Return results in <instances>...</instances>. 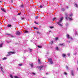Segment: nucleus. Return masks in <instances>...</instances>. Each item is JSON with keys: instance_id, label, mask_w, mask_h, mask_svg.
Instances as JSON below:
<instances>
[{"instance_id": "c03bdc74", "label": "nucleus", "mask_w": 78, "mask_h": 78, "mask_svg": "<svg viewBox=\"0 0 78 78\" xmlns=\"http://www.w3.org/2000/svg\"><path fill=\"white\" fill-rule=\"evenodd\" d=\"M11 3H13V0H11Z\"/></svg>"}, {"instance_id": "58836bf2", "label": "nucleus", "mask_w": 78, "mask_h": 78, "mask_svg": "<svg viewBox=\"0 0 78 78\" xmlns=\"http://www.w3.org/2000/svg\"><path fill=\"white\" fill-rule=\"evenodd\" d=\"M66 67L67 69H69V68H68V66H66Z\"/></svg>"}, {"instance_id": "473e14b6", "label": "nucleus", "mask_w": 78, "mask_h": 78, "mask_svg": "<svg viewBox=\"0 0 78 78\" xmlns=\"http://www.w3.org/2000/svg\"><path fill=\"white\" fill-rule=\"evenodd\" d=\"M18 66H22V64H19Z\"/></svg>"}, {"instance_id": "3c124183", "label": "nucleus", "mask_w": 78, "mask_h": 78, "mask_svg": "<svg viewBox=\"0 0 78 78\" xmlns=\"http://www.w3.org/2000/svg\"><path fill=\"white\" fill-rule=\"evenodd\" d=\"M46 75H48V73H46Z\"/></svg>"}, {"instance_id": "ea45409f", "label": "nucleus", "mask_w": 78, "mask_h": 78, "mask_svg": "<svg viewBox=\"0 0 78 78\" xmlns=\"http://www.w3.org/2000/svg\"><path fill=\"white\" fill-rule=\"evenodd\" d=\"M38 18H39L38 16H36L35 17V19H38Z\"/></svg>"}, {"instance_id": "f8f14e48", "label": "nucleus", "mask_w": 78, "mask_h": 78, "mask_svg": "<svg viewBox=\"0 0 78 78\" xmlns=\"http://www.w3.org/2000/svg\"><path fill=\"white\" fill-rule=\"evenodd\" d=\"M25 33H30V31H28L27 30H26L25 32Z\"/></svg>"}, {"instance_id": "e433bc0d", "label": "nucleus", "mask_w": 78, "mask_h": 78, "mask_svg": "<svg viewBox=\"0 0 78 78\" xmlns=\"http://www.w3.org/2000/svg\"><path fill=\"white\" fill-rule=\"evenodd\" d=\"M53 27H50V28H51V29H52V28H53Z\"/></svg>"}, {"instance_id": "4be33fe9", "label": "nucleus", "mask_w": 78, "mask_h": 78, "mask_svg": "<svg viewBox=\"0 0 78 78\" xmlns=\"http://www.w3.org/2000/svg\"><path fill=\"white\" fill-rule=\"evenodd\" d=\"M3 45V43L0 44V47H2V45Z\"/></svg>"}, {"instance_id": "4468645a", "label": "nucleus", "mask_w": 78, "mask_h": 78, "mask_svg": "<svg viewBox=\"0 0 78 78\" xmlns=\"http://www.w3.org/2000/svg\"><path fill=\"white\" fill-rule=\"evenodd\" d=\"M59 45H61V46H64L65 44H64V43L60 44H59Z\"/></svg>"}, {"instance_id": "0eeeda50", "label": "nucleus", "mask_w": 78, "mask_h": 78, "mask_svg": "<svg viewBox=\"0 0 78 78\" xmlns=\"http://www.w3.org/2000/svg\"><path fill=\"white\" fill-rule=\"evenodd\" d=\"M0 68L1 69V70L2 71V72L3 73H5V70H4L3 69V68H2V67L0 66Z\"/></svg>"}, {"instance_id": "f03ea898", "label": "nucleus", "mask_w": 78, "mask_h": 78, "mask_svg": "<svg viewBox=\"0 0 78 78\" xmlns=\"http://www.w3.org/2000/svg\"><path fill=\"white\" fill-rule=\"evenodd\" d=\"M68 14L67 13H66L65 14V15L66 16V17H65V19L66 20H68V19H69V20H73V19L70 18H69V17H67L68 16Z\"/></svg>"}, {"instance_id": "a211bd4d", "label": "nucleus", "mask_w": 78, "mask_h": 78, "mask_svg": "<svg viewBox=\"0 0 78 78\" xmlns=\"http://www.w3.org/2000/svg\"><path fill=\"white\" fill-rule=\"evenodd\" d=\"M38 60L39 64H41V61H40V59H39V58H38Z\"/></svg>"}, {"instance_id": "cd10ccee", "label": "nucleus", "mask_w": 78, "mask_h": 78, "mask_svg": "<svg viewBox=\"0 0 78 78\" xmlns=\"http://www.w3.org/2000/svg\"><path fill=\"white\" fill-rule=\"evenodd\" d=\"M37 47L38 48H42V46H38Z\"/></svg>"}, {"instance_id": "6e6d98bb", "label": "nucleus", "mask_w": 78, "mask_h": 78, "mask_svg": "<svg viewBox=\"0 0 78 78\" xmlns=\"http://www.w3.org/2000/svg\"><path fill=\"white\" fill-rule=\"evenodd\" d=\"M77 64H78V60L77 61Z\"/></svg>"}, {"instance_id": "1a4fd4ad", "label": "nucleus", "mask_w": 78, "mask_h": 78, "mask_svg": "<svg viewBox=\"0 0 78 78\" xmlns=\"http://www.w3.org/2000/svg\"><path fill=\"white\" fill-rule=\"evenodd\" d=\"M74 73L73 71H71V75H72V76H74Z\"/></svg>"}, {"instance_id": "9d476101", "label": "nucleus", "mask_w": 78, "mask_h": 78, "mask_svg": "<svg viewBox=\"0 0 78 78\" xmlns=\"http://www.w3.org/2000/svg\"><path fill=\"white\" fill-rule=\"evenodd\" d=\"M30 66L32 68V67H33V64L31 63L30 64Z\"/></svg>"}, {"instance_id": "4d7b16f0", "label": "nucleus", "mask_w": 78, "mask_h": 78, "mask_svg": "<svg viewBox=\"0 0 78 78\" xmlns=\"http://www.w3.org/2000/svg\"><path fill=\"white\" fill-rule=\"evenodd\" d=\"M10 9H11V8H10Z\"/></svg>"}, {"instance_id": "a878e982", "label": "nucleus", "mask_w": 78, "mask_h": 78, "mask_svg": "<svg viewBox=\"0 0 78 78\" xmlns=\"http://www.w3.org/2000/svg\"><path fill=\"white\" fill-rule=\"evenodd\" d=\"M7 59V58L4 57V58H2V59H3V60H5V59Z\"/></svg>"}, {"instance_id": "20e7f679", "label": "nucleus", "mask_w": 78, "mask_h": 78, "mask_svg": "<svg viewBox=\"0 0 78 78\" xmlns=\"http://www.w3.org/2000/svg\"><path fill=\"white\" fill-rule=\"evenodd\" d=\"M66 37H67V38L68 39H70L71 40H72V39H73L72 38V37H70V36L68 34H66Z\"/></svg>"}, {"instance_id": "49530a36", "label": "nucleus", "mask_w": 78, "mask_h": 78, "mask_svg": "<svg viewBox=\"0 0 78 78\" xmlns=\"http://www.w3.org/2000/svg\"><path fill=\"white\" fill-rule=\"evenodd\" d=\"M32 74H33V75H35L36 74H35V73H32Z\"/></svg>"}, {"instance_id": "de8ad7c7", "label": "nucleus", "mask_w": 78, "mask_h": 78, "mask_svg": "<svg viewBox=\"0 0 78 78\" xmlns=\"http://www.w3.org/2000/svg\"><path fill=\"white\" fill-rule=\"evenodd\" d=\"M10 35H11V34H7V35H9V36H10Z\"/></svg>"}, {"instance_id": "864d4df0", "label": "nucleus", "mask_w": 78, "mask_h": 78, "mask_svg": "<svg viewBox=\"0 0 78 78\" xmlns=\"http://www.w3.org/2000/svg\"><path fill=\"white\" fill-rule=\"evenodd\" d=\"M2 1H0V3H2Z\"/></svg>"}, {"instance_id": "aec40b11", "label": "nucleus", "mask_w": 78, "mask_h": 78, "mask_svg": "<svg viewBox=\"0 0 78 78\" xmlns=\"http://www.w3.org/2000/svg\"><path fill=\"white\" fill-rule=\"evenodd\" d=\"M72 16H73V14H72V13H71L69 14V17H72Z\"/></svg>"}, {"instance_id": "72a5a7b5", "label": "nucleus", "mask_w": 78, "mask_h": 78, "mask_svg": "<svg viewBox=\"0 0 78 78\" xmlns=\"http://www.w3.org/2000/svg\"><path fill=\"white\" fill-rule=\"evenodd\" d=\"M64 74L66 75H67V73H64Z\"/></svg>"}, {"instance_id": "2f4dec72", "label": "nucleus", "mask_w": 78, "mask_h": 78, "mask_svg": "<svg viewBox=\"0 0 78 78\" xmlns=\"http://www.w3.org/2000/svg\"><path fill=\"white\" fill-rule=\"evenodd\" d=\"M55 19H56V18H54L53 19V21H54V20H55Z\"/></svg>"}, {"instance_id": "393cba45", "label": "nucleus", "mask_w": 78, "mask_h": 78, "mask_svg": "<svg viewBox=\"0 0 78 78\" xmlns=\"http://www.w3.org/2000/svg\"><path fill=\"white\" fill-rule=\"evenodd\" d=\"M58 37H56L55 38V41H58Z\"/></svg>"}, {"instance_id": "7ed1b4c3", "label": "nucleus", "mask_w": 78, "mask_h": 78, "mask_svg": "<svg viewBox=\"0 0 78 78\" xmlns=\"http://www.w3.org/2000/svg\"><path fill=\"white\" fill-rule=\"evenodd\" d=\"M8 54L6 56H9L12 54H15V52H8Z\"/></svg>"}, {"instance_id": "37998d69", "label": "nucleus", "mask_w": 78, "mask_h": 78, "mask_svg": "<svg viewBox=\"0 0 78 78\" xmlns=\"http://www.w3.org/2000/svg\"><path fill=\"white\" fill-rule=\"evenodd\" d=\"M34 29H37V28L36 27H34Z\"/></svg>"}, {"instance_id": "6ab92c4d", "label": "nucleus", "mask_w": 78, "mask_h": 78, "mask_svg": "<svg viewBox=\"0 0 78 78\" xmlns=\"http://www.w3.org/2000/svg\"><path fill=\"white\" fill-rule=\"evenodd\" d=\"M14 78H20V77L17 76H14Z\"/></svg>"}, {"instance_id": "4c0bfd02", "label": "nucleus", "mask_w": 78, "mask_h": 78, "mask_svg": "<svg viewBox=\"0 0 78 78\" xmlns=\"http://www.w3.org/2000/svg\"><path fill=\"white\" fill-rule=\"evenodd\" d=\"M34 23H35V24H38V23H36V21L34 22Z\"/></svg>"}, {"instance_id": "5701e85b", "label": "nucleus", "mask_w": 78, "mask_h": 78, "mask_svg": "<svg viewBox=\"0 0 78 78\" xmlns=\"http://www.w3.org/2000/svg\"><path fill=\"white\" fill-rule=\"evenodd\" d=\"M44 8V6L42 5H40V8Z\"/></svg>"}, {"instance_id": "39448f33", "label": "nucleus", "mask_w": 78, "mask_h": 78, "mask_svg": "<svg viewBox=\"0 0 78 78\" xmlns=\"http://www.w3.org/2000/svg\"><path fill=\"white\" fill-rule=\"evenodd\" d=\"M21 33H22V32H20L19 31H17L16 33V35H20V34H21Z\"/></svg>"}, {"instance_id": "9b49d317", "label": "nucleus", "mask_w": 78, "mask_h": 78, "mask_svg": "<svg viewBox=\"0 0 78 78\" xmlns=\"http://www.w3.org/2000/svg\"><path fill=\"white\" fill-rule=\"evenodd\" d=\"M75 7H76V8L78 7V4H75Z\"/></svg>"}, {"instance_id": "79ce46f5", "label": "nucleus", "mask_w": 78, "mask_h": 78, "mask_svg": "<svg viewBox=\"0 0 78 78\" xmlns=\"http://www.w3.org/2000/svg\"><path fill=\"white\" fill-rule=\"evenodd\" d=\"M6 42H7V43H8V44H9V43L10 42V41H7Z\"/></svg>"}, {"instance_id": "423d86ee", "label": "nucleus", "mask_w": 78, "mask_h": 78, "mask_svg": "<svg viewBox=\"0 0 78 78\" xmlns=\"http://www.w3.org/2000/svg\"><path fill=\"white\" fill-rule=\"evenodd\" d=\"M48 60L49 61L50 63L51 64H53V61H52V59H51V58H49Z\"/></svg>"}, {"instance_id": "603ef678", "label": "nucleus", "mask_w": 78, "mask_h": 78, "mask_svg": "<svg viewBox=\"0 0 78 78\" xmlns=\"http://www.w3.org/2000/svg\"><path fill=\"white\" fill-rule=\"evenodd\" d=\"M51 42H52V44H53V41H51Z\"/></svg>"}, {"instance_id": "a18cd8bd", "label": "nucleus", "mask_w": 78, "mask_h": 78, "mask_svg": "<svg viewBox=\"0 0 78 78\" xmlns=\"http://www.w3.org/2000/svg\"><path fill=\"white\" fill-rule=\"evenodd\" d=\"M69 25V24H68V23H67L66 24V26H68V25Z\"/></svg>"}, {"instance_id": "7c9ffc66", "label": "nucleus", "mask_w": 78, "mask_h": 78, "mask_svg": "<svg viewBox=\"0 0 78 78\" xmlns=\"http://www.w3.org/2000/svg\"><path fill=\"white\" fill-rule=\"evenodd\" d=\"M61 10L62 11H64V10H65V9H64L62 8L61 9Z\"/></svg>"}, {"instance_id": "c9c22d12", "label": "nucleus", "mask_w": 78, "mask_h": 78, "mask_svg": "<svg viewBox=\"0 0 78 78\" xmlns=\"http://www.w3.org/2000/svg\"><path fill=\"white\" fill-rule=\"evenodd\" d=\"M37 33H38V34H41V33L39 31H37Z\"/></svg>"}, {"instance_id": "f257e3e1", "label": "nucleus", "mask_w": 78, "mask_h": 78, "mask_svg": "<svg viewBox=\"0 0 78 78\" xmlns=\"http://www.w3.org/2000/svg\"><path fill=\"white\" fill-rule=\"evenodd\" d=\"M63 19H64V17H62L60 19L59 21L57 23V25H59V26H60V27H62V24L61 23L62 22V20H63Z\"/></svg>"}, {"instance_id": "bb28decb", "label": "nucleus", "mask_w": 78, "mask_h": 78, "mask_svg": "<svg viewBox=\"0 0 78 78\" xmlns=\"http://www.w3.org/2000/svg\"><path fill=\"white\" fill-rule=\"evenodd\" d=\"M10 77L11 78H13V77H12V76L11 74H10Z\"/></svg>"}, {"instance_id": "ddd939ff", "label": "nucleus", "mask_w": 78, "mask_h": 78, "mask_svg": "<svg viewBox=\"0 0 78 78\" xmlns=\"http://www.w3.org/2000/svg\"><path fill=\"white\" fill-rule=\"evenodd\" d=\"M25 19V17H21V19L22 20H24V19Z\"/></svg>"}, {"instance_id": "09e8293b", "label": "nucleus", "mask_w": 78, "mask_h": 78, "mask_svg": "<svg viewBox=\"0 0 78 78\" xmlns=\"http://www.w3.org/2000/svg\"><path fill=\"white\" fill-rule=\"evenodd\" d=\"M67 55H68V56H70V54H67Z\"/></svg>"}, {"instance_id": "2eb2a0df", "label": "nucleus", "mask_w": 78, "mask_h": 78, "mask_svg": "<svg viewBox=\"0 0 78 78\" xmlns=\"http://www.w3.org/2000/svg\"><path fill=\"white\" fill-rule=\"evenodd\" d=\"M1 10H2V11L4 12H6V11L4 9H1Z\"/></svg>"}, {"instance_id": "c85d7f7f", "label": "nucleus", "mask_w": 78, "mask_h": 78, "mask_svg": "<svg viewBox=\"0 0 78 78\" xmlns=\"http://www.w3.org/2000/svg\"><path fill=\"white\" fill-rule=\"evenodd\" d=\"M20 7L21 8H23V5H21L20 6Z\"/></svg>"}, {"instance_id": "b1692460", "label": "nucleus", "mask_w": 78, "mask_h": 78, "mask_svg": "<svg viewBox=\"0 0 78 78\" xmlns=\"http://www.w3.org/2000/svg\"><path fill=\"white\" fill-rule=\"evenodd\" d=\"M10 36L12 37H14V36H13V35H12L10 34Z\"/></svg>"}, {"instance_id": "13d9d810", "label": "nucleus", "mask_w": 78, "mask_h": 78, "mask_svg": "<svg viewBox=\"0 0 78 78\" xmlns=\"http://www.w3.org/2000/svg\"><path fill=\"white\" fill-rule=\"evenodd\" d=\"M67 8H68V7H67Z\"/></svg>"}, {"instance_id": "8fccbe9b", "label": "nucleus", "mask_w": 78, "mask_h": 78, "mask_svg": "<svg viewBox=\"0 0 78 78\" xmlns=\"http://www.w3.org/2000/svg\"><path fill=\"white\" fill-rule=\"evenodd\" d=\"M18 15H20V13H18Z\"/></svg>"}, {"instance_id": "6e6552de", "label": "nucleus", "mask_w": 78, "mask_h": 78, "mask_svg": "<svg viewBox=\"0 0 78 78\" xmlns=\"http://www.w3.org/2000/svg\"><path fill=\"white\" fill-rule=\"evenodd\" d=\"M43 67H44V66H40L38 68L40 70V71H41V69H42L43 68Z\"/></svg>"}, {"instance_id": "f3484780", "label": "nucleus", "mask_w": 78, "mask_h": 78, "mask_svg": "<svg viewBox=\"0 0 78 78\" xmlns=\"http://www.w3.org/2000/svg\"><path fill=\"white\" fill-rule=\"evenodd\" d=\"M29 51H30V52H31L32 51V50L30 48H29L28 49Z\"/></svg>"}, {"instance_id": "dca6fc26", "label": "nucleus", "mask_w": 78, "mask_h": 78, "mask_svg": "<svg viewBox=\"0 0 78 78\" xmlns=\"http://www.w3.org/2000/svg\"><path fill=\"white\" fill-rule=\"evenodd\" d=\"M74 32L75 35H76V34H77V32H76V30H74Z\"/></svg>"}, {"instance_id": "f704fd0d", "label": "nucleus", "mask_w": 78, "mask_h": 78, "mask_svg": "<svg viewBox=\"0 0 78 78\" xmlns=\"http://www.w3.org/2000/svg\"><path fill=\"white\" fill-rule=\"evenodd\" d=\"M56 49L57 50H58V47H56Z\"/></svg>"}, {"instance_id": "a19ab883", "label": "nucleus", "mask_w": 78, "mask_h": 78, "mask_svg": "<svg viewBox=\"0 0 78 78\" xmlns=\"http://www.w3.org/2000/svg\"><path fill=\"white\" fill-rule=\"evenodd\" d=\"M67 42H68V43H70V41H67Z\"/></svg>"}, {"instance_id": "5fc2aeb1", "label": "nucleus", "mask_w": 78, "mask_h": 78, "mask_svg": "<svg viewBox=\"0 0 78 78\" xmlns=\"http://www.w3.org/2000/svg\"><path fill=\"white\" fill-rule=\"evenodd\" d=\"M49 32H51V30H49Z\"/></svg>"}, {"instance_id": "c756f323", "label": "nucleus", "mask_w": 78, "mask_h": 78, "mask_svg": "<svg viewBox=\"0 0 78 78\" xmlns=\"http://www.w3.org/2000/svg\"><path fill=\"white\" fill-rule=\"evenodd\" d=\"M11 27V25L9 24L8 25V27Z\"/></svg>"}, {"instance_id": "412c9836", "label": "nucleus", "mask_w": 78, "mask_h": 78, "mask_svg": "<svg viewBox=\"0 0 78 78\" xmlns=\"http://www.w3.org/2000/svg\"><path fill=\"white\" fill-rule=\"evenodd\" d=\"M66 56V54H62V56L63 58H65Z\"/></svg>"}]
</instances>
